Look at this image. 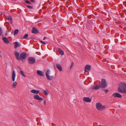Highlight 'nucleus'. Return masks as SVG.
Segmentation results:
<instances>
[{"label":"nucleus","instance_id":"nucleus-7","mask_svg":"<svg viewBox=\"0 0 126 126\" xmlns=\"http://www.w3.org/2000/svg\"><path fill=\"white\" fill-rule=\"evenodd\" d=\"M83 100L84 101L88 102H91L92 100L88 97H84L83 98Z\"/></svg>","mask_w":126,"mask_h":126},{"label":"nucleus","instance_id":"nucleus-26","mask_svg":"<svg viewBox=\"0 0 126 126\" xmlns=\"http://www.w3.org/2000/svg\"><path fill=\"white\" fill-rule=\"evenodd\" d=\"M19 32V30H18L16 29V30L14 32V35H15L18 33Z\"/></svg>","mask_w":126,"mask_h":126},{"label":"nucleus","instance_id":"nucleus-19","mask_svg":"<svg viewBox=\"0 0 126 126\" xmlns=\"http://www.w3.org/2000/svg\"><path fill=\"white\" fill-rule=\"evenodd\" d=\"M46 77L47 79L49 80H51L54 78L53 76H50L49 75L46 76Z\"/></svg>","mask_w":126,"mask_h":126},{"label":"nucleus","instance_id":"nucleus-34","mask_svg":"<svg viewBox=\"0 0 126 126\" xmlns=\"http://www.w3.org/2000/svg\"><path fill=\"white\" fill-rule=\"evenodd\" d=\"M104 90L105 91V92H107L108 91L107 89H104Z\"/></svg>","mask_w":126,"mask_h":126},{"label":"nucleus","instance_id":"nucleus-28","mask_svg":"<svg viewBox=\"0 0 126 126\" xmlns=\"http://www.w3.org/2000/svg\"><path fill=\"white\" fill-rule=\"evenodd\" d=\"M27 6L28 8H29L30 9H33V7L32 6H31L30 5H28Z\"/></svg>","mask_w":126,"mask_h":126},{"label":"nucleus","instance_id":"nucleus-2","mask_svg":"<svg viewBox=\"0 0 126 126\" xmlns=\"http://www.w3.org/2000/svg\"><path fill=\"white\" fill-rule=\"evenodd\" d=\"M96 109L99 110H102L106 109V107L102 105L101 103L99 102L96 103Z\"/></svg>","mask_w":126,"mask_h":126},{"label":"nucleus","instance_id":"nucleus-13","mask_svg":"<svg viewBox=\"0 0 126 126\" xmlns=\"http://www.w3.org/2000/svg\"><path fill=\"white\" fill-rule=\"evenodd\" d=\"M91 88L92 89L97 90L99 89L100 88L99 85H93L91 87Z\"/></svg>","mask_w":126,"mask_h":126},{"label":"nucleus","instance_id":"nucleus-30","mask_svg":"<svg viewBox=\"0 0 126 126\" xmlns=\"http://www.w3.org/2000/svg\"><path fill=\"white\" fill-rule=\"evenodd\" d=\"M2 33V31L1 28L0 27V36H1Z\"/></svg>","mask_w":126,"mask_h":126},{"label":"nucleus","instance_id":"nucleus-1","mask_svg":"<svg viewBox=\"0 0 126 126\" xmlns=\"http://www.w3.org/2000/svg\"><path fill=\"white\" fill-rule=\"evenodd\" d=\"M118 91L123 93H126V84L125 83L121 82L118 84Z\"/></svg>","mask_w":126,"mask_h":126},{"label":"nucleus","instance_id":"nucleus-21","mask_svg":"<svg viewBox=\"0 0 126 126\" xmlns=\"http://www.w3.org/2000/svg\"><path fill=\"white\" fill-rule=\"evenodd\" d=\"M17 84V83L16 81L14 82L12 85V87L13 88H15Z\"/></svg>","mask_w":126,"mask_h":126},{"label":"nucleus","instance_id":"nucleus-11","mask_svg":"<svg viewBox=\"0 0 126 126\" xmlns=\"http://www.w3.org/2000/svg\"><path fill=\"white\" fill-rule=\"evenodd\" d=\"M32 32L33 34H37L38 33V31L36 28L33 27L32 28Z\"/></svg>","mask_w":126,"mask_h":126},{"label":"nucleus","instance_id":"nucleus-9","mask_svg":"<svg viewBox=\"0 0 126 126\" xmlns=\"http://www.w3.org/2000/svg\"><path fill=\"white\" fill-rule=\"evenodd\" d=\"M91 66L89 65H86L85 67L84 71L86 72L87 71H90V70Z\"/></svg>","mask_w":126,"mask_h":126},{"label":"nucleus","instance_id":"nucleus-33","mask_svg":"<svg viewBox=\"0 0 126 126\" xmlns=\"http://www.w3.org/2000/svg\"><path fill=\"white\" fill-rule=\"evenodd\" d=\"M44 103L45 106H46V101L45 100L44 101Z\"/></svg>","mask_w":126,"mask_h":126},{"label":"nucleus","instance_id":"nucleus-4","mask_svg":"<svg viewBox=\"0 0 126 126\" xmlns=\"http://www.w3.org/2000/svg\"><path fill=\"white\" fill-rule=\"evenodd\" d=\"M35 59L34 58L32 57H30L28 59L29 63L31 64H33L35 62Z\"/></svg>","mask_w":126,"mask_h":126},{"label":"nucleus","instance_id":"nucleus-27","mask_svg":"<svg viewBox=\"0 0 126 126\" xmlns=\"http://www.w3.org/2000/svg\"><path fill=\"white\" fill-rule=\"evenodd\" d=\"M28 36V35L27 34H26L23 36V38L25 39L27 38Z\"/></svg>","mask_w":126,"mask_h":126},{"label":"nucleus","instance_id":"nucleus-29","mask_svg":"<svg viewBox=\"0 0 126 126\" xmlns=\"http://www.w3.org/2000/svg\"><path fill=\"white\" fill-rule=\"evenodd\" d=\"M74 65V62H71V65L70 66V69H71L73 67V65Z\"/></svg>","mask_w":126,"mask_h":126},{"label":"nucleus","instance_id":"nucleus-16","mask_svg":"<svg viewBox=\"0 0 126 126\" xmlns=\"http://www.w3.org/2000/svg\"><path fill=\"white\" fill-rule=\"evenodd\" d=\"M37 73L38 75L40 76H44L43 73L41 71L39 70H37Z\"/></svg>","mask_w":126,"mask_h":126},{"label":"nucleus","instance_id":"nucleus-32","mask_svg":"<svg viewBox=\"0 0 126 126\" xmlns=\"http://www.w3.org/2000/svg\"><path fill=\"white\" fill-rule=\"evenodd\" d=\"M40 42L42 44H46L45 42H43L42 40L40 41Z\"/></svg>","mask_w":126,"mask_h":126},{"label":"nucleus","instance_id":"nucleus-5","mask_svg":"<svg viewBox=\"0 0 126 126\" xmlns=\"http://www.w3.org/2000/svg\"><path fill=\"white\" fill-rule=\"evenodd\" d=\"M26 56H16V59L19 61H21L22 62H23V59H25L26 57Z\"/></svg>","mask_w":126,"mask_h":126},{"label":"nucleus","instance_id":"nucleus-22","mask_svg":"<svg viewBox=\"0 0 126 126\" xmlns=\"http://www.w3.org/2000/svg\"><path fill=\"white\" fill-rule=\"evenodd\" d=\"M20 44L17 42H15L14 45L15 47V48H16L18 47H19L20 46Z\"/></svg>","mask_w":126,"mask_h":126},{"label":"nucleus","instance_id":"nucleus-25","mask_svg":"<svg viewBox=\"0 0 126 126\" xmlns=\"http://www.w3.org/2000/svg\"><path fill=\"white\" fill-rule=\"evenodd\" d=\"M44 93L45 95H47L48 94V91L47 90H45L44 91Z\"/></svg>","mask_w":126,"mask_h":126},{"label":"nucleus","instance_id":"nucleus-31","mask_svg":"<svg viewBox=\"0 0 126 126\" xmlns=\"http://www.w3.org/2000/svg\"><path fill=\"white\" fill-rule=\"evenodd\" d=\"M25 2L26 3H27L28 4H30L31 3L30 1H29L28 0H26L25 1Z\"/></svg>","mask_w":126,"mask_h":126},{"label":"nucleus","instance_id":"nucleus-37","mask_svg":"<svg viewBox=\"0 0 126 126\" xmlns=\"http://www.w3.org/2000/svg\"><path fill=\"white\" fill-rule=\"evenodd\" d=\"M31 2H34V1L33 0H31Z\"/></svg>","mask_w":126,"mask_h":126},{"label":"nucleus","instance_id":"nucleus-23","mask_svg":"<svg viewBox=\"0 0 126 126\" xmlns=\"http://www.w3.org/2000/svg\"><path fill=\"white\" fill-rule=\"evenodd\" d=\"M50 70L48 69L47 70V72L46 73V76H47L49 75L50 74Z\"/></svg>","mask_w":126,"mask_h":126},{"label":"nucleus","instance_id":"nucleus-17","mask_svg":"<svg viewBox=\"0 0 126 126\" xmlns=\"http://www.w3.org/2000/svg\"><path fill=\"white\" fill-rule=\"evenodd\" d=\"M6 18H7L8 20H9L10 22L11 23H12V17L10 16H6Z\"/></svg>","mask_w":126,"mask_h":126},{"label":"nucleus","instance_id":"nucleus-10","mask_svg":"<svg viewBox=\"0 0 126 126\" xmlns=\"http://www.w3.org/2000/svg\"><path fill=\"white\" fill-rule=\"evenodd\" d=\"M34 97L35 99L38 100H42L43 99L42 98L40 97L38 95H34Z\"/></svg>","mask_w":126,"mask_h":126},{"label":"nucleus","instance_id":"nucleus-12","mask_svg":"<svg viewBox=\"0 0 126 126\" xmlns=\"http://www.w3.org/2000/svg\"><path fill=\"white\" fill-rule=\"evenodd\" d=\"M2 39L3 40L4 43L6 44H8L9 41L6 37H3L2 38Z\"/></svg>","mask_w":126,"mask_h":126},{"label":"nucleus","instance_id":"nucleus-8","mask_svg":"<svg viewBox=\"0 0 126 126\" xmlns=\"http://www.w3.org/2000/svg\"><path fill=\"white\" fill-rule=\"evenodd\" d=\"M16 77V74L15 70H13L12 73V79L13 81H14L15 80Z\"/></svg>","mask_w":126,"mask_h":126},{"label":"nucleus","instance_id":"nucleus-36","mask_svg":"<svg viewBox=\"0 0 126 126\" xmlns=\"http://www.w3.org/2000/svg\"><path fill=\"white\" fill-rule=\"evenodd\" d=\"M46 38V37H44V38L43 39V40H45Z\"/></svg>","mask_w":126,"mask_h":126},{"label":"nucleus","instance_id":"nucleus-14","mask_svg":"<svg viewBox=\"0 0 126 126\" xmlns=\"http://www.w3.org/2000/svg\"><path fill=\"white\" fill-rule=\"evenodd\" d=\"M15 55H20V53L16 51L15 52ZM20 55H27L26 53L23 52L20 54Z\"/></svg>","mask_w":126,"mask_h":126},{"label":"nucleus","instance_id":"nucleus-3","mask_svg":"<svg viewBox=\"0 0 126 126\" xmlns=\"http://www.w3.org/2000/svg\"><path fill=\"white\" fill-rule=\"evenodd\" d=\"M99 85L100 88H106L107 86L106 80L104 79H102L101 82L99 83Z\"/></svg>","mask_w":126,"mask_h":126},{"label":"nucleus","instance_id":"nucleus-35","mask_svg":"<svg viewBox=\"0 0 126 126\" xmlns=\"http://www.w3.org/2000/svg\"><path fill=\"white\" fill-rule=\"evenodd\" d=\"M18 68L20 70H21V68L20 66H18Z\"/></svg>","mask_w":126,"mask_h":126},{"label":"nucleus","instance_id":"nucleus-24","mask_svg":"<svg viewBox=\"0 0 126 126\" xmlns=\"http://www.w3.org/2000/svg\"><path fill=\"white\" fill-rule=\"evenodd\" d=\"M20 74L21 75H22L24 77H26V76L24 72L22 71L21 70L20 71Z\"/></svg>","mask_w":126,"mask_h":126},{"label":"nucleus","instance_id":"nucleus-18","mask_svg":"<svg viewBox=\"0 0 126 126\" xmlns=\"http://www.w3.org/2000/svg\"><path fill=\"white\" fill-rule=\"evenodd\" d=\"M58 51L59 53L61 55H63L64 54V52L60 48H58Z\"/></svg>","mask_w":126,"mask_h":126},{"label":"nucleus","instance_id":"nucleus-20","mask_svg":"<svg viewBox=\"0 0 126 126\" xmlns=\"http://www.w3.org/2000/svg\"><path fill=\"white\" fill-rule=\"evenodd\" d=\"M56 66L57 68L60 71H62V68L61 65L59 64H56Z\"/></svg>","mask_w":126,"mask_h":126},{"label":"nucleus","instance_id":"nucleus-6","mask_svg":"<svg viewBox=\"0 0 126 126\" xmlns=\"http://www.w3.org/2000/svg\"><path fill=\"white\" fill-rule=\"evenodd\" d=\"M112 96L114 97L121 98L122 95L118 93H115L112 94Z\"/></svg>","mask_w":126,"mask_h":126},{"label":"nucleus","instance_id":"nucleus-15","mask_svg":"<svg viewBox=\"0 0 126 126\" xmlns=\"http://www.w3.org/2000/svg\"><path fill=\"white\" fill-rule=\"evenodd\" d=\"M31 92L32 93H33L35 94H37L39 93V91L38 90H32L31 91Z\"/></svg>","mask_w":126,"mask_h":126}]
</instances>
